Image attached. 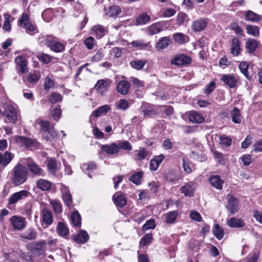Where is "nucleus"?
Listing matches in <instances>:
<instances>
[{
  "instance_id": "nucleus-37",
  "label": "nucleus",
  "mask_w": 262,
  "mask_h": 262,
  "mask_svg": "<svg viewBox=\"0 0 262 262\" xmlns=\"http://www.w3.org/2000/svg\"><path fill=\"white\" fill-rule=\"evenodd\" d=\"M111 108L108 105L105 104L99 107L94 111L93 112L91 116H94L95 117H98L101 116L102 114H105L107 113Z\"/></svg>"
},
{
  "instance_id": "nucleus-32",
  "label": "nucleus",
  "mask_w": 262,
  "mask_h": 262,
  "mask_svg": "<svg viewBox=\"0 0 262 262\" xmlns=\"http://www.w3.org/2000/svg\"><path fill=\"white\" fill-rule=\"evenodd\" d=\"M241 51V43L239 39L234 38L232 40L231 53L234 56L238 55Z\"/></svg>"
},
{
  "instance_id": "nucleus-31",
  "label": "nucleus",
  "mask_w": 262,
  "mask_h": 262,
  "mask_svg": "<svg viewBox=\"0 0 262 262\" xmlns=\"http://www.w3.org/2000/svg\"><path fill=\"white\" fill-rule=\"evenodd\" d=\"M107 31V29L105 27L100 25H95L92 28V33L95 35L98 38L103 36Z\"/></svg>"
},
{
  "instance_id": "nucleus-7",
  "label": "nucleus",
  "mask_w": 262,
  "mask_h": 262,
  "mask_svg": "<svg viewBox=\"0 0 262 262\" xmlns=\"http://www.w3.org/2000/svg\"><path fill=\"white\" fill-rule=\"evenodd\" d=\"M111 81L108 79H101L97 81L95 88L98 93L104 95L110 86Z\"/></svg>"
},
{
  "instance_id": "nucleus-15",
  "label": "nucleus",
  "mask_w": 262,
  "mask_h": 262,
  "mask_svg": "<svg viewBox=\"0 0 262 262\" xmlns=\"http://www.w3.org/2000/svg\"><path fill=\"white\" fill-rule=\"evenodd\" d=\"M191 61V59L189 57L183 54H181L176 56V57L171 60V63L177 66H182L189 64Z\"/></svg>"
},
{
  "instance_id": "nucleus-20",
  "label": "nucleus",
  "mask_w": 262,
  "mask_h": 262,
  "mask_svg": "<svg viewBox=\"0 0 262 262\" xmlns=\"http://www.w3.org/2000/svg\"><path fill=\"white\" fill-rule=\"evenodd\" d=\"M227 208L232 214L236 212L238 210V203L237 199L232 196H229L227 205Z\"/></svg>"
},
{
  "instance_id": "nucleus-16",
  "label": "nucleus",
  "mask_w": 262,
  "mask_h": 262,
  "mask_svg": "<svg viewBox=\"0 0 262 262\" xmlns=\"http://www.w3.org/2000/svg\"><path fill=\"white\" fill-rule=\"evenodd\" d=\"M164 25L162 22L156 23L148 26L146 28V32L148 35L151 36L161 32Z\"/></svg>"
},
{
  "instance_id": "nucleus-12",
  "label": "nucleus",
  "mask_w": 262,
  "mask_h": 262,
  "mask_svg": "<svg viewBox=\"0 0 262 262\" xmlns=\"http://www.w3.org/2000/svg\"><path fill=\"white\" fill-rule=\"evenodd\" d=\"M208 21L206 18H201L195 20L192 24V29L195 32L204 30L207 27Z\"/></svg>"
},
{
  "instance_id": "nucleus-28",
  "label": "nucleus",
  "mask_w": 262,
  "mask_h": 262,
  "mask_svg": "<svg viewBox=\"0 0 262 262\" xmlns=\"http://www.w3.org/2000/svg\"><path fill=\"white\" fill-rule=\"evenodd\" d=\"M132 46L138 50L149 49L151 48L149 42H145L143 40H137L130 42Z\"/></svg>"
},
{
  "instance_id": "nucleus-39",
  "label": "nucleus",
  "mask_w": 262,
  "mask_h": 262,
  "mask_svg": "<svg viewBox=\"0 0 262 262\" xmlns=\"http://www.w3.org/2000/svg\"><path fill=\"white\" fill-rule=\"evenodd\" d=\"M40 77V74L39 72L34 71L30 72L27 75V79L28 82L31 84H35L37 82Z\"/></svg>"
},
{
  "instance_id": "nucleus-58",
  "label": "nucleus",
  "mask_w": 262,
  "mask_h": 262,
  "mask_svg": "<svg viewBox=\"0 0 262 262\" xmlns=\"http://www.w3.org/2000/svg\"><path fill=\"white\" fill-rule=\"evenodd\" d=\"M38 59L45 64L49 63L53 58V57L45 53H41L37 56Z\"/></svg>"
},
{
  "instance_id": "nucleus-23",
  "label": "nucleus",
  "mask_w": 262,
  "mask_h": 262,
  "mask_svg": "<svg viewBox=\"0 0 262 262\" xmlns=\"http://www.w3.org/2000/svg\"><path fill=\"white\" fill-rule=\"evenodd\" d=\"M73 239L78 244H84L88 241L89 236L86 231L82 230L77 234L73 235Z\"/></svg>"
},
{
  "instance_id": "nucleus-63",
  "label": "nucleus",
  "mask_w": 262,
  "mask_h": 262,
  "mask_svg": "<svg viewBox=\"0 0 262 262\" xmlns=\"http://www.w3.org/2000/svg\"><path fill=\"white\" fill-rule=\"evenodd\" d=\"M84 45L89 50H92L95 45V39L92 36H89L83 41Z\"/></svg>"
},
{
  "instance_id": "nucleus-55",
  "label": "nucleus",
  "mask_w": 262,
  "mask_h": 262,
  "mask_svg": "<svg viewBox=\"0 0 262 262\" xmlns=\"http://www.w3.org/2000/svg\"><path fill=\"white\" fill-rule=\"evenodd\" d=\"M48 168L49 171L52 173H55L58 169L57 161L53 159H50L48 160Z\"/></svg>"
},
{
  "instance_id": "nucleus-43",
  "label": "nucleus",
  "mask_w": 262,
  "mask_h": 262,
  "mask_svg": "<svg viewBox=\"0 0 262 262\" xmlns=\"http://www.w3.org/2000/svg\"><path fill=\"white\" fill-rule=\"evenodd\" d=\"M71 222L74 226L79 227L81 226V216L78 212H74L71 216Z\"/></svg>"
},
{
  "instance_id": "nucleus-54",
  "label": "nucleus",
  "mask_w": 262,
  "mask_h": 262,
  "mask_svg": "<svg viewBox=\"0 0 262 262\" xmlns=\"http://www.w3.org/2000/svg\"><path fill=\"white\" fill-rule=\"evenodd\" d=\"M146 63L145 60H136L131 61L130 64L133 68L140 70L143 68Z\"/></svg>"
},
{
  "instance_id": "nucleus-42",
  "label": "nucleus",
  "mask_w": 262,
  "mask_h": 262,
  "mask_svg": "<svg viewBox=\"0 0 262 262\" xmlns=\"http://www.w3.org/2000/svg\"><path fill=\"white\" fill-rule=\"evenodd\" d=\"M20 237L28 240H33L36 237V232L34 229H29L20 235Z\"/></svg>"
},
{
  "instance_id": "nucleus-25",
  "label": "nucleus",
  "mask_w": 262,
  "mask_h": 262,
  "mask_svg": "<svg viewBox=\"0 0 262 262\" xmlns=\"http://www.w3.org/2000/svg\"><path fill=\"white\" fill-rule=\"evenodd\" d=\"M130 88V83L126 80H121L116 86L117 92L121 95H126L128 93Z\"/></svg>"
},
{
  "instance_id": "nucleus-13",
  "label": "nucleus",
  "mask_w": 262,
  "mask_h": 262,
  "mask_svg": "<svg viewBox=\"0 0 262 262\" xmlns=\"http://www.w3.org/2000/svg\"><path fill=\"white\" fill-rule=\"evenodd\" d=\"M11 224L15 230H23L26 226L25 219L16 215L13 216L10 219Z\"/></svg>"
},
{
  "instance_id": "nucleus-35",
  "label": "nucleus",
  "mask_w": 262,
  "mask_h": 262,
  "mask_svg": "<svg viewBox=\"0 0 262 262\" xmlns=\"http://www.w3.org/2000/svg\"><path fill=\"white\" fill-rule=\"evenodd\" d=\"M170 43L169 37H163L160 38L156 45V49L158 51L163 50L168 47Z\"/></svg>"
},
{
  "instance_id": "nucleus-34",
  "label": "nucleus",
  "mask_w": 262,
  "mask_h": 262,
  "mask_svg": "<svg viewBox=\"0 0 262 262\" xmlns=\"http://www.w3.org/2000/svg\"><path fill=\"white\" fill-rule=\"evenodd\" d=\"M178 214L179 213L177 210L167 212L164 215L165 222L168 224L174 223L178 217Z\"/></svg>"
},
{
  "instance_id": "nucleus-56",
  "label": "nucleus",
  "mask_w": 262,
  "mask_h": 262,
  "mask_svg": "<svg viewBox=\"0 0 262 262\" xmlns=\"http://www.w3.org/2000/svg\"><path fill=\"white\" fill-rule=\"evenodd\" d=\"M62 97L61 95L56 92H54L51 94L49 98V102L52 104H55L61 101Z\"/></svg>"
},
{
  "instance_id": "nucleus-10",
  "label": "nucleus",
  "mask_w": 262,
  "mask_h": 262,
  "mask_svg": "<svg viewBox=\"0 0 262 262\" xmlns=\"http://www.w3.org/2000/svg\"><path fill=\"white\" fill-rule=\"evenodd\" d=\"M14 155L7 151L4 154L0 152V170H3L12 160Z\"/></svg>"
},
{
  "instance_id": "nucleus-21",
  "label": "nucleus",
  "mask_w": 262,
  "mask_h": 262,
  "mask_svg": "<svg viewBox=\"0 0 262 262\" xmlns=\"http://www.w3.org/2000/svg\"><path fill=\"white\" fill-rule=\"evenodd\" d=\"M49 48L51 51L56 53L63 52L65 50V46L53 38L51 41L49 42Z\"/></svg>"
},
{
  "instance_id": "nucleus-4",
  "label": "nucleus",
  "mask_w": 262,
  "mask_h": 262,
  "mask_svg": "<svg viewBox=\"0 0 262 262\" xmlns=\"http://www.w3.org/2000/svg\"><path fill=\"white\" fill-rule=\"evenodd\" d=\"M47 242L45 240L30 243L28 249L34 255L39 256L45 254Z\"/></svg>"
},
{
  "instance_id": "nucleus-45",
  "label": "nucleus",
  "mask_w": 262,
  "mask_h": 262,
  "mask_svg": "<svg viewBox=\"0 0 262 262\" xmlns=\"http://www.w3.org/2000/svg\"><path fill=\"white\" fill-rule=\"evenodd\" d=\"M142 177L143 172L142 171H139L133 173L129 178V180L136 185H139L141 182V180Z\"/></svg>"
},
{
  "instance_id": "nucleus-8",
  "label": "nucleus",
  "mask_w": 262,
  "mask_h": 262,
  "mask_svg": "<svg viewBox=\"0 0 262 262\" xmlns=\"http://www.w3.org/2000/svg\"><path fill=\"white\" fill-rule=\"evenodd\" d=\"M104 14L108 17L116 18L122 15V11L118 6H112L108 8H104Z\"/></svg>"
},
{
  "instance_id": "nucleus-2",
  "label": "nucleus",
  "mask_w": 262,
  "mask_h": 262,
  "mask_svg": "<svg viewBox=\"0 0 262 262\" xmlns=\"http://www.w3.org/2000/svg\"><path fill=\"white\" fill-rule=\"evenodd\" d=\"M4 111L2 114L5 117V121L15 124L19 117V111L16 105L11 102H6L3 105Z\"/></svg>"
},
{
  "instance_id": "nucleus-62",
  "label": "nucleus",
  "mask_w": 262,
  "mask_h": 262,
  "mask_svg": "<svg viewBox=\"0 0 262 262\" xmlns=\"http://www.w3.org/2000/svg\"><path fill=\"white\" fill-rule=\"evenodd\" d=\"M249 65L246 62H242L239 65L241 72L248 79L250 78L248 74Z\"/></svg>"
},
{
  "instance_id": "nucleus-14",
  "label": "nucleus",
  "mask_w": 262,
  "mask_h": 262,
  "mask_svg": "<svg viewBox=\"0 0 262 262\" xmlns=\"http://www.w3.org/2000/svg\"><path fill=\"white\" fill-rule=\"evenodd\" d=\"M29 192L25 190L15 192L12 194L8 200L9 204H13L16 203L19 200L25 199L29 195Z\"/></svg>"
},
{
  "instance_id": "nucleus-11",
  "label": "nucleus",
  "mask_w": 262,
  "mask_h": 262,
  "mask_svg": "<svg viewBox=\"0 0 262 262\" xmlns=\"http://www.w3.org/2000/svg\"><path fill=\"white\" fill-rule=\"evenodd\" d=\"M15 142L21 146L31 147L35 144V140L24 136H17L15 138Z\"/></svg>"
},
{
  "instance_id": "nucleus-53",
  "label": "nucleus",
  "mask_w": 262,
  "mask_h": 262,
  "mask_svg": "<svg viewBox=\"0 0 262 262\" xmlns=\"http://www.w3.org/2000/svg\"><path fill=\"white\" fill-rule=\"evenodd\" d=\"M189 20L187 14L184 13H179L177 18V24L178 26L184 25Z\"/></svg>"
},
{
  "instance_id": "nucleus-49",
  "label": "nucleus",
  "mask_w": 262,
  "mask_h": 262,
  "mask_svg": "<svg viewBox=\"0 0 262 262\" xmlns=\"http://www.w3.org/2000/svg\"><path fill=\"white\" fill-rule=\"evenodd\" d=\"M42 136L46 140L51 141L58 137V134L53 128L48 132L43 133Z\"/></svg>"
},
{
  "instance_id": "nucleus-57",
  "label": "nucleus",
  "mask_w": 262,
  "mask_h": 262,
  "mask_svg": "<svg viewBox=\"0 0 262 262\" xmlns=\"http://www.w3.org/2000/svg\"><path fill=\"white\" fill-rule=\"evenodd\" d=\"M39 124L40 126V130L42 131V134L48 132V131L53 129V127L50 126L49 122L47 121H40L39 122Z\"/></svg>"
},
{
  "instance_id": "nucleus-1",
  "label": "nucleus",
  "mask_w": 262,
  "mask_h": 262,
  "mask_svg": "<svg viewBox=\"0 0 262 262\" xmlns=\"http://www.w3.org/2000/svg\"><path fill=\"white\" fill-rule=\"evenodd\" d=\"M23 159L18 162L11 171V180L12 183L15 186H19L24 184L28 179V170L23 166Z\"/></svg>"
},
{
  "instance_id": "nucleus-59",
  "label": "nucleus",
  "mask_w": 262,
  "mask_h": 262,
  "mask_svg": "<svg viewBox=\"0 0 262 262\" xmlns=\"http://www.w3.org/2000/svg\"><path fill=\"white\" fill-rule=\"evenodd\" d=\"M55 212L59 213L62 211V206L60 202L56 200H52L50 202Z\"/></svg>"
},
{
  "instance_id": "nucleus-61",
  "label": "nucleus",
  "mask_w": 262,
  "mask_h": 262,
  "mask_svg": "<svg viewBox=\"0 0 262 262\" xmlns=\"http://www.w3.org/2000/svg\"><path fill=\"white\" fill-rule=\"evenodd\" d=\"M53 37L51 36H41L38 38V42L41 45H46L49 47V42L51 41Z\"/></svg>"
},
{
  "instance_id": "nucleus-33",
  "label": "nucleus",
  "mask_w": 262,
  "mask_h": 262,
  "mask_svg": "<svg viewBox=\"0 0 262 262\" xmlns=\"http://www.w3.org/2000/svg\"><path fill=\"white\" fill-rule=\"evenodd\" d=\"M227 225L232 228H242L245 226V224L241 219L232 217L227 221Z\"/></svg>"
},
{
  "instance_id": "nucleus-22",
  "label": "nucleus",
  "mask_w": 262,
  "mask_h": 262,
  "mask_svg": "<svg viewBox=\"0 0 262 262\" xmlns=\"http://www.w3.org/2000/svg\"><path fill=\"white\" fill-rule=\"evenodd\" d=\"M113 201L114 204L119 207L122 208L126 204V200L124 195L120 192H116L113 196Z\"/></svg>"
},
{
  "instance_id": "nucleus-36",
  "label": "nucleus",
  "mask_w": 262,
  "mask_h": 262,
  "mask_svg": "<svg viewBox=\"0 0 262 262\" xmlns=\"http://www.w3.org/2000/svg\"><path fill=\"white\" fill-rule=\"evenodd\" d=\"M172 37L175 42L180 45L183 44L189 40L188 36L182 33H174Z\"/></svg>"
},
{
  "instance_id": "nucleus-26",
  "label": "nucleus",
  "mask_w": 262,
  "mask_h": 262,
  "mask_svg": "<svg viewBox=\"0 0 262 262\" xmlns=\"http://www.w3.org/2000/svg\"><path fill=\"white\" fill-rule=\"evenodd\" d=\"M164 158V156L161 154L159 156H155L151 160L149 165L150 169L152 171H156L158 169L160 164L162 163Z\"/></svg>"
},
{
  "instance_id": "nucleus-19",
  "label": "nucleus",
  "mask_w": 262,
  "mask_h": 262,
  "mask_svg": "<svg viewBox=\"0 0 262 262\" xmlns=\"http://www.w3.org/2000/svg\"><path fill=\"white\" fill-rule=\"evenodd\" d=\"M188 119L190 122L196 124L201 123L205 120L203 116L201 113L195 111H192L189 112Z\"/></svg>"
},
{
  "instance_id": "nucleus-29",
  "label": "nucleus",
  "mask_w": 262,
  "mask_h": 262,
  "mask_svg": "<svg viewBox=\"0 0 262 262\" xmlns=\"http://www.w3.org/2000/svg\"><path fill=\"white\" fill-rule=\"evenodd\" d=\"M42 221L47 226H49L53 223V215L51 211L44 209L41 214Z\"/></svg>"
},
{
  "instance_id": "nucleus-9",
  "label": "nucleus",
  "mask_w": 262,
  "mask_h": 262,
  "mask_svg": "<svg viewBox=\"0 0 262 262\" xmlns=\"http://www.w3.org/2000/svg\"><path fill=\"white\" fill-rule=\"evenodd\" d=\"M15 62L20 74H24L28 72L27 60L24 56H17L15 59Z\"/></svg>"
},
{
  "instance_id": "nucleus-47",
  "label": "nucleus",
  "mask_w": 262,
  "mask_h": 262,
  "mask_svg": "<svg viewBox=\"0 0 262 262\" xmlns=\"http://www.w3.org/2000/svg\"><path fill=\"white\" fill-rule=\"evenodd\" d=\"M62 198L66 205L70 207L72 204V199L69 190L66 188L63 190Z\"/></svg>"
},
{
  "instance_id": "nucleus-52",
  "label": "nucleus",
  "mask_w": 262,
  "mask_h": 262,
  "mask_svg": "<svg viewBox=\"0 0 262 262\" xmlns=\"http://www.w3.org/2000/svg\"><path fill=\"white\" fill-rule=\"evenodd\" d=\"M61 115V110L58 105L54 107L51 112V116L55 121H58Z\"/></svg>"
},
{
  "instance_id": "nucleus-46",
  "label": "nucleus",
  "mask_w": 262,
  "mask_h": 262,
  "mask_svg": "<svg viewBox=\"0 0 262 262\" xmlns=\"http://www.w3.org/2000/svg\"><path fill=\"white\" fill-rule=\"evenodd\" d=\"M4 16L5 21L3 26V29L6 31H10L11 29L10 22L12 21V18L11 15L8 13H4Z\"/></svg>"
},
{
  "instance_id": "nucleus-24",
  "label": "nucleus",
  "mask_w": 262,
  "mask_h": 262,
  "mask_svg": "<svg viewBox=\"0 0 262 262\" xmlns=\"http://www.w3.org/2000/svg\"><path fill=\"white\" fill-rule=\"evenodd\" d=\"M52 183L49 181L39 179L36 182V186L42 191H49L51 189Z\"/></svg>"
},
{
  "instance_id": "nucleus-3",
  "label": "nucleus",
  "mask_w": 262,
  "mask_h": 262,
  "mask_svg": "<svg viewBox=\"0 0 262 262\" xmlns=\"http://www.w3.org/2000/svg\"><path fill=\"white\" fill-rule=\"evenodd\" d=\"M20 27L25 29L27 33L33 35L37 32V29L35 25L30 21L29 16L26 13H24L19 20Z\"/></svg>"
},
{
  "instance_id": "nucleus-27",
  "label": "nucleus",
  "mask_w": 262,
  "mask_h": 262,
  "mask_svg": "<svg viewBox=\"0 0 262 262\" xmlns=\"http://www.w3.org/2000/svg\"><path fill=\"white\" fill-rule=\"evenodd\" d=\"M209 182L211 186L217 189H222L224 181L219 176H211L209 179Z\"/></svg>"
},
{
  "instance_id": "nucleus-60",
  "label": "nucleus",
  "mask_w": 262,
  "mask_h": 262,
  "mask_svg": "<svg viewBox=\"0 0 262 262\" xmlns=\"http://www.w3.org/2000/svg\"><path fill=\"white\" fill-rule=\"evenodd\" d=\"M247 32L248 34L254 36H258L259 33V28L255 26L249 25L247 26Z\"/></svg>"
},
{
  "instance_id": "nucleus-30",
  "label": "nucleus",
  "mask_w": 262,
  "mask_h": 262,
  "mask_svg": "<svg viewBox=\"0 0 262 262\" xmlns=\"http://www.w3.org/2000/svg\"><path fill=\"white\" fill-rule=\"evenodd\" d=\"M56 231L58 235L64 238H66L69 234L68 228L63 222H59L58 223L56 227Z\"/></svg>"
},
{
  "instance_id": "nucleus-5",
  "label": "nucleus",
  "mask_w": 262,
  "mask_h": 262,
  "mask_svg": "<svg viewBox=\"0 0 262 262\" xmlns=\"http://www.w3.org/2000/svg\"><path fill=\"white\" fill-rule=\"evenodd\" d=\"M23 160L24 163L26 164L30 172L34 175L38 177H45L46 176L45 171L31 159H23Z\"/></svg>"
},
{
  "instance_id": "nucleus-17",
  "label": "nucleus",
  "mask_w": 262,
  "mask_h": 262,
  "mask_svg": "<svg viewBox=\"0 0 262 262\" xmlns=\"http://www.w3.org/2000/svg\"><path fill=\"white\" fill-rule=\"evenodd\" d=\"M101 149L108 155H115L120 151V147L115 143L102 145Z\"/></svg>"
},
{
  "instance_id": "nucleus-50",
  "label": "nucleus",
  "mask_w": 262,
  "mask_h": 262,
  "mask_svg": "<svg viewBox=\"0 0 262 262\" xmlns=\"http://www.w3.org/2000/svg\"><path fill=\"white\" fill-rule=\"evenodd\" d=\"M182 167L183 170L185 172V173L189 174L192 171V169L191 167V163L189 161V160L185 157H183L182 158Z\"/></svg>"
},
{
  "instance_id": "nucleus-41",
  "label": "nucleus",
  "mask_w": 262,
  "mask_h": 262,
  "mask_svg": "<svg viewBox=\"0 0 262 262\" xmlns=\"http://www.w3.org/2000/svg\"><path fill=\"white\" fill-rule=\"evenodd\" d=\"M245 19L250 21H258L261 19V17L252 11H247L245 15Z\"/></svg>"
},
{
  "instance_id": "nucleus-6",
  "label": "nucleus",
  "mask_w": 262,
  "mask_h": 262,
  "mask_svg": "<svg viewBox=\"0 0 262 262\" xmlns=\"http://www.w3.org/2000/svg\"><path fill=\"white\" fill-rule=\"evenodd\" d=\"M221 80L222 81L224 84L229 86L230 88L233 89L236 87L238 78L237 76L231 74H224Z\"/></svg>"
},
{
  "instance_id": "nucleus-64",
  "label": "nucleus",
  "mask_w": 262,
  "mask_h": 262,
  "mask_svg": "<svg viewBox=\"0 0 262 262\" xmlns=\"http://www.w3.org/2000/svg\"><path fill=\"white\" fill-rule=\"evenodd\" d=\"M117 107L119 110H126L129 107V103L126 100L121 99L118 102Z\"/></svg>"
},
{
  "instance_id": "nucleus-18",
  "label": "nucleus",
  "mask_w": 262,
  "mask_h": 262,
  "mask_svg": "<svg viewBox=\"0 0 262 262\" xmlns=\"http://www.w3.org/2000/svg\"><path fill=\"white\" fill-rule=\"evenodd\" d=\"M195 183L193 182H190L181 188V191L185 196H192L195 190Z\"/></svg>"
},
{
  "instance_id": "nucleus-51",
  "label": "nucleus",
  "mask_w": 262,
  "mask_h": 262,
  "mask_svg": "<svg viewBox=\"0 0 262 262\" xmlns=\"http://www.w3.org/2000/svg\"><path fill=\"white\" fill-rule=\"evenodd\" d=\"M135 152H136L135 158L139 161L143 160L148 155V152L144 148H140L138 150H136Z\"/></svg>"
},
{
  "instance_id": "nucleus-44",
  "label": "nucleus",
  "mask_w": 262,
  "mask_h": 262,
  "mask_svg": "<svg viewBox=\"0 0 262 262\" xmlns=\"http://www.w3.org/2000/svg\"><path fill=\"white\" fill-rule=\"evenodd\" d=\"M213 233L216 238L219 240L222 239L224 235V231L219 224L214 226Z\"/></svg>"
},
{
  "instance_id": "nucleus-38",
  "label": "nucleus",
  "mask_w": 262,
  "mask_h": 262,
  "mask_svg": "<svg viewBox=\"0 0 262 262\" xmlns=\"http://www.w3.org/2000/svg\"><path fill=\"white\" fill-rule=\"evenodd\" d=\"M258 41L254 39H248L246 42V48L249 53L254 52L258 47Z\"/></svg>"
},
{
  "instance_id": "nucleus-48",
  "label": "nucleus",
  "mask_w": 262,
  "mask_h": 262,
  "mask_svg": "<svg viewBox=\"0 0 262 262\" xmlns=\"http://www.w3.org/2000/svg\"><path fill=\"white\" fill-rule=\"evenodd\" d=\"M130 80L132 82L134 86L138 89L137 92L139 91H142L144 89V82L143 81L140 80L137 78L134 77H131Z\"/></svg>"
},
{
  "instance_id": "nucleus-40",
  "label": "nucleus",
  "mask_w": 262,
  "mask_h": 262,
  "mask_svg": "<svg viewBox=\"0 0 262 262\" xmlns=\"http://www.w3.org/2000/svg\"><path fill=\"white\" fill-rule=\"evenodd\" d=\"M231 116L232 121L235 123H241L242 117L241 116L239 109L235 107L231 112Z\"/></svg>"
}]
</instances>
